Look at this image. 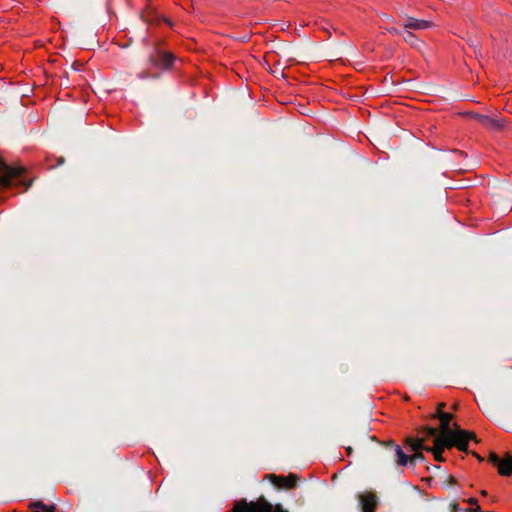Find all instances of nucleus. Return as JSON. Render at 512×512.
<instances>
[{
	"label": "nucleus",
	"mask_w": 512,
	"mask_h": 512,
	"mask_svg": "<svg viewBox=\"0 0 512 512\" xmlns=\"http://www.w3.org/2000/svg\"><path fill=\"white\" fill-rule=\"evenodd\" d=\"M481 495H483V496H487V492H486L485 490H482V491H481Z\"/></svg>",
	"instance_id": "obj_30"
},
{
	"label": "nucleus",
	"mask_w": 512,
	"mask_h": 512,
	"mask_svg": "<svg viewBox=\"0 0 512 512\" xmlns=\"http://www.w3.org/2000/svg\"><path fill=\"white\" fill-rule=\"evenodd\" d=\"M434 418L440 420V437L439 438H450L456 433V427L452 429L450 427V421L453 419V415L447 412L435 413Z\"/></svg>",
	"instance_id": "obj_7"
},
{
	"label": "nucleus",
	"mask_w": 512,
	"mask_h": 512,
	"mask_svg": "<svg viewBox=\"0 0 512 512\" xmlns=\"http://www.w3.org/2000/svg\"><path fill=\"white\" fill-rule=\"evenodd\" d=\"M449 483H450V484L455 483V479H454L453 477H449Z\"/></svg>",
	"instance_id": "obj_28"
},
{
	"label": "nucleus",
	"mask_w": 512,
	"mask_h": 512,
	"mask_svg": "<svg viewBox=\"0 0 512 512\" xmlns=\"http://www.w3.org/2000/svg\"><path fill=\"white\" fill-rule=\"evenodd\" d=\"M465 115L475 119L490 131L502 130L505 126V120L503 118H493L476 112H466Z\"/></svg>",
	"instance_id": "obj_5"
},
{
	"label": "nucleus",
	"mask_w": 512,
	"mask_h": 512,
	"mask_svg": "<svg viewBox=\"0 0 512 512\" xmlns=\"http://www.w3.org/2000/svg\"><path fill=\"white\" fill-rule=\"evenodd\" d=\"M406 443L410 446V449L415 452L425 450L426 448L423 444V439L421 438H407Z\"/></svg>",
	"instance_id": "obj_16"
},
{
	"label": "nucleus",
	"mask_w": 512,
	"mask_h": 512,
	"mask_svg": "<svg viewBox=\"0 0 512 512\" xmlns=\"http://www.w3.org/2000/svg\"><path fill=\"white\" fill-rule=\"evenodd\" d=\"M357 97H358L357 95H355V94L353 95L354 102L356 101V98H357Z\"/></svg>",
	"instance_id": "obj_33"
},
{
	"label": "nucleus",
	"mask_w": 512,
	"mask_h": 512,
	"mask_svg": "<svg viewBox=\"0 0 512 512\" xmlns=\"http://www.w3.org/2000/svg\"><path fill=\"white\" fill-rule=\"evenodd\" d=\"M258 505L259 507H257L254 503L249 505L244 503V512H273L272 504L266 501L263 497L259 499Z\"/></svg>",
	"instance_id": "obj_11"
},
{
	"label": "nucleus",
	"mask_w": 512,
	"mask_h": 512,
	"mask_svg": "<svg viewBox=\"0 0 512 512\" xmlns=\"http://www.w3.org/2000/svg\"><path fill=\"white\" fill-rule=\"evenodd\" d=\"M371 430L369 423L363 417L361 421L354 422V440L357 443L358 457L368 459L371 453L377 456L382 464L395 463L397 466L408 464V455L394 441H378L375 436H367Z\"/></svg>",
	"instance_id": "obj_1"
},
{
	"label": "nucleus",
	"mask_w": 512,
	"mask_h": 512,
	"mask_svg": "<svg viewBox=\"0 0 512 512\" xmlns=\"http://www.w3.org/2000/svg\"><path fill=\"white\" fill-rule=\"evenodd\" d=\"M276 512H287V511H284L283 508L280 505H277L276 506Z\"/></svg>",
	"instance_id": "obj_26"
},
{
	"label": "nucleus",
	"mask_w": 512,
	"mask_h": 512,
	"mask_svg": "<svg viewBox=\"0 0 512 512\" xmlns=\"http://www.w3.org/2000/svg\"><path fill=\"white\" fill-rule=\"evenodd\" d=\"M138 77H139L140 79L158 78V77H159V75H155V76H154V75H151V74H150V73H148V72H141V73L138 75Z\"/></svg>",
	"instance_id": "obj_21"
},
{
	"label": "nucleus",
	"mask_w": 512,
	"mask_h": 512,
	"mask_svg": "<svg viewBox=\"0 0 512 512\" xmlns=\"http://www.w3.org/2000/svg\"><path fill=\"white\" fill-rule=\"evenodd\" d=\"M438 442H444V446L448 449L452 447H457L460 451L465 453H469L468 451V442L464 440L462 437H458L456 433L450 438H442L439 439Z\"/></svg>",
	"instance_id": "obj_9"
},
{
	"label": "nucleus",
	"mask_w": 512,
	"mask_h": 512,
	"mask_svg": "<svg viewBox=\"0 0 512 512\" xmlns=\"http://www.w3.org/2000/svg\"><path fill=\"white\" fill-rule=\"evenodd\" d=\"M467 503L470 504L471 508L464 509V512H482L481 507L478 505V500L476 498H469L467 500Z\"/></svg>",
	"instance_id": "obj_17"
},
{
	"label": "nucleus",
	"mask_w": 512,
	"mask_h": 512,
	"mask_svg": "<svg viewBox=\"0 0 512 512\" xmlns=\"http://www.w3.org/2000/svg\"><path fill=\"white\" fill-rule=\"evenodd\" d=\"M445 406H446V404L444 402L439 403L437 406L436 413L444 412L443 409L445 408Z\"/></svg>",
	"instance_id": "obj_23"
},
{
	"label": "nucleus",
	"mask_w": 512,
	"mask_h": 512,
	"mask_svg": "<svg viewBox=\"0 0 512 512\" xmlns=\"http://www.w3.org/2000/svg\"><path fill=\"white\" fill-rule=\"evenodd\" d=\"M31 512H55V505H46L43 501H34L29 504Z\"/></svg>",
	"instance_id": "obj_14"
},
{
	"label": "nucleus",
	"mask_w": 512,
	"mask_h": 512,
	"mask_svg": "<svg viewBox=\"0 0 512 512\" xmlns=\"http://www.w3.org/2000/svg\"><path fill=\"white\" fill-rule=\"evenodd\" d=\"M360 512H376L380 504V498L376 491L365 490L356 495Z\"/></svg>",
	"instance_id": "obj_2"
},
{
	"label": "nucleus",
	"mask_w": 512,
	"mask_h": 512,
	"mask_svg": "<svg viewBox=\"0 0 512 512\" xmlns=\"http://www.w3.org/2000/svg\"><path fill=\"white\" fill-rule=\"evenodd\" d=\"M402 37L411 47L419 49L423 42L411 31L404 29Z\"/></svg>",
	"instance_id": "obj_13"
},
{
	"label": "nucleus",
	"mask_w": 512,
	"mask_h": 512,
	"mask_svg": "<svg viewBox=\"0 0 512 512\" xmlns=\"http://www.w3.org/2000/svg\"><path fill=\"white\" fill-rule=\"evenodd\" d=\"M450 510L451 512H460V511H463L464 512V509H462L458 503H451L450 504Z\"/></svg>",
	"instance_id": "obj_22"
},
{
	"label": "nucleus",
	"mask_w": 512,
	"mask_h": 512,
	"mask_svg": "<svg viewBox=\"0 0 512 512\" xmlns=\"http://www.w3.org/2000/svg\"><path fill=\"white\" fill-rule=\"evenodd\" d=\"M489 461L497 466L500 475H512V456L510 454H507L506 457L501 460L494 452H490Z\"/></svg>",
	"instance_id": "obj_6"
},
{
	"label": "nucleus",
	"mask_w": 512,
	"mask_h": 512,
	"mask_svg": "<svg viewBox=\"0 0 512 512\" xmlns=\"http://www.w3.org/2000/svg\"><path fill=\"white\" fill-rule=\"evenodd\" d=\"M457 407H458V406H457V404H454V405L452 406V408H453L454 410H456V409H457Z\"/></svg>",
	"instance_id": "obj_32"
},
{
	"label": "nucleus",
	"mask_w": 512,
	"mask_h": 512,
	"mask_svg": "<svg viewBox=\"0 0 512 512\" xmlns=\"http://www.w3.org/2000/svg\"><path fill=\"white\" fill-rule=\"evenodd\" d=\"M337 478H338V474H334L332 477V481L335 482Z\"/></svg>",
	"instance_id": "obj_29"
},
{
	"label": "nucleus",
	"mask_w": 512,
	"mask_h": 512,
	"mask_svg": "<svg viewBox=\"0 0 512 512\" xmlns=\"http://www.w3.org/2000/svg\"><path fill=\"white\" fill-rule=\"evenodd\" d=\"M402 26L404 29L409 30H424L431 28L433 26V23L427 20H419L413 17L407 16L405 20L402 23Z\"/></svg>",
	"instance_id": "obj_10"
},
{
	"label": "nucleus",
	"mask_w": 512,
	"mask_h": 512,
	"mask_svg": "<svg viewBox=\"0 0 512 512\" xmlns=\"http://www.w3.org/2000/svg\"><path fill=\"white\" fill-rule=\"evenodd\" d=\"M174 61L175 56L172 53L160 50L158 48H155L148 58V62L153 67L163 71L170 70Z\"/></svg>",
	"instance_id": "obj_3"
},
{
	"label": "nucleus",
	"mask_w": 512,
	"mask_h": 512,
	"mask_svg": "<svg viewBox=\"0 0 512 512\" xmlns=\"http://www.w3.org/2000/svg\"><path fill=\"white\" fill-rule=\"evenodd\" d=\"M454 427H456V434L458 437H462L467 442H469L470 440L478 442L476 434L474 432L461 429L457 423H454Z\"/></svg>",
	"instance_id": "obj_15"
},
{
	"label": "nucleus",
	"mask_w": 512,
	"mask_h": 512,
	"mask_svg": "<svg viewBox=\"0 0 512 512\" xmlns=\"http://www.w3.org/2000/svg\"><path fill=\"white\" fill-rule=\"evenodd\" d=\"M439 439L440 438L436 437V440H435V443H434V447H428V448H425V450L428 451V452L433 453L434 458H435L436 461L442 462V461H444V458H443L442 454L444 452V449L447 448V447L444 446V442H438Z\"/></svg>",
	"instance_id": "obj_12"
},
{
	"label": "nucleus",
	"mask_w": 512,
	"mask_h": 512,
	"mask_svg": "<svg viewBox=\"0 0 512 512\" xmlns=\"http://www.w3.org/2000/svg\"><path fill=\"white\" fill-rule=\"evenodd\" d=\"M424 431L427 436L434 438V441L436 440V437H440V431L437 428L426 427L424 428Z\"/></svg>",
	"instance_id": "obj_19"
},
{
	"label": "nucleus",
	"mask_w": 512,
	"mask_h": 512,
	"mask_svg": "<svg viewBox=\"0 0 512 512\" xmlns=\"http://www.w3.org/2000/svg\"><path fill=\"white\" fill-rule=\"evenodd\" d=\"M64 162H65V158L63 156H60L57 158L56 166H61L64 164Z\"/></svg>",
	"instance_id": "obj_24"
},
{
	"label": "nucleus",
	"mask_w": 512,
	"mask_h": 512,
	"mask_svg": "<svg viewBox=\"0 0 512 512\" xmlns=\"http://www.w3.org/2000/svg\"><path fill=\"white\" fill-rule=\"evenodd\" d=\"M387 21H392L393 19L389 16H386Z\"/></svg>",
	"instance_id": "obj_31"
},
{
	"label": "nucleus",
	"mask_w": 512,
	"mask_h": 512,
	"mask_svg": "<svg viewBox=\"0 0 512 512\" xmlns=\"http://www.w3.org/2000/svg\"><path fill=\"white\" fill-rule=\"evenodd\" d=\"M267 477H269L272 481V483L275 486H278L280 488L284 489H291L296 486L297 483V476L294 474H289L288 476H277L274 474H269Z\"/></svg>",
	"instance_id": "obj_8"
},
{
	"label": "nucleus",
	"mask_w": 512,
	"mask_h": 512,
	"mask_svg": "<svg viewBox=\"0 0 512 512\" xmlns=\"http://www.w3.org/2000/svg\"><path fill=\"white\" fill-rule=\"evenodd\" d=\"M346 450H347V453H348V454H351V453H352V447L348 446V447L346 448Z\"/></svg>",
	"instance_id": "obj_27"
},
{
	"label": "nucleus",
	"mask_w": 512,
	"mask_h": 512,
	"mask_svg": "<svg viewBox=\"0 0 512 512\" xmlns=\"http://www.w3.org/2000/svg\"><path fill=\"white\" fill-rule=\"evenodd\" d=\"M473 456H475L480 462L484 461V458L481 457L479 454H477L476 452H473Z\"/></svg>",
	"instance_id": "obj_25"
},
{
	"label": "nucleus",
	"mask_w": 512,
	"mask_h": 512,
	"mask_svg": "<svg viewBox=\"0 0 512 512\" xmlns=\"http://www.w3.org/2000/svg\"><path fill=\"white\" fill-rule=\"evenodd\" d=\"M403 31H404V29L401 30V29H398L395 26H391V27L387 28V32H389L390 34H393V35H400V36H402Z\"/></svg>",
	"instance_id": "obj_20"
},
{
	"label": "nucleus",
	"mask_w": 512,
	"mask_h": 512,
	"mask_svg": "<svg viewBox=\"0 0 512 512\" xmlns=\"http://www.w3.org/2000/svg\"><path fill=\"white\" fill-rule=\"evenodd\" d=\"M424 460H425V457L421 451H417L414 454H412L411 456H408V463L411 466H414L416 464V462H418V461H424Z\"/></svg>",
	"instance_id": "obj_18"
},
{
	"label": "nucleus",
	"mask_w": 512,
	"mask_h": 512,
	"mask_svg": "<svg viewBox=\"0 0 512 512\" xmlns=\"http://www.w3.org/2000/svg\"><path fill=\"white\" fill-rule=\"evenodd\" d=\"M23 168H14L7 165L0 157V187L8 188L13 181L21 176Z\"/></svg>",
	"instance_id": "obj_4"
}]
</instances>
